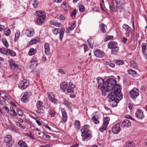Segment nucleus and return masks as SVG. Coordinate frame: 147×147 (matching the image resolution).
Masks as SVG:
<instances>
[{
  "label": "nucleus",
  "instance_id": "22",
  "mask_svg": "<svg viewBox=\"0 0 147 147\" xmlns=\"http://www.w3.org/2000/svg\"><path fill=\"white\" fill-rule=\"evenodd\" d=\"M90 127V126L88 125H85L83 126L81 130L82 133H85V132H87L88 131H90L89 130Z\"/></svg>",
  "mask_w": 147,
  "mask_h": 147
},
{
  "label": "nucleus",
  "instance_id": "14",
  "mask_svg": "<svg viewBox=\"0 0 147 147\" xmlns=\"http://www.w3.org/2000/svg\"><path fill=\"white\" fill-rule=\"evenodd\" d=\"M94 55L97 57L101 58L103 57L105 55V53L103 51L100 50H97L94 52Z\"/></svg>",
  "mask_w": 147,
  "mask_h": 147
},
{
  "label": "nucleus",
  "instance_id": "16",
  "mask_svg": "<svg viewBox=\"0 0 147 147\" xmlns=\"http://www.w3.org/2000/svg\"><path fill=\"white\" fill-rule=\"evenodd\" d=\"M119 125H114L112 128V131L114 134H117L121 131Z\"/></svg>",
  "mask_w": 147,
  "mask_h": 147
},
{
  "label": "nucleus",
  "instance_id": "38",
  "mask_svg": "<svg viewBox=\"0 0 147 147\" xmlns=\"http://www.w3.org/2000/svg\"><path fill=\"white\" fill-rule=\"evenodd\" d=\"M2 42L5 47H8L9 46V44L6 39L3 38L2 39Z\"/></svg>",
  "mask_w": 147,
  "mask_h": 147
},
{
  "label": "nucleus",
  "instance_id": "32",
  "mask_svg": "<svg viewBox=\"0 0 147 147\" xmlns=\"http://www.w3.org/2000/svg\"><path fill=\"white\" fill-rule=\"evenodd\" d=\"M87 42L88 43L90 47L92 49H93V44L94 41L91 38L87 40Z\"/></svg>",
  "mask_w": 147,
  "mask_h": 147
},
{
  "label": "nucleus",
  "instance_id": "46",
  "mask_svg": "<svg viewBox=\"0 0 147 147\" xmlns=\"http://www.w3.org/2000/svg\"><path fill=\"white\" fill-rule=\"evenodd\" d=\"M17 112L18 115L22 117L23 115V112L20 109H17Z\"/></svg>",
  "mask_w": 147,
  "mask_h": 147
},
{
  "label": "nucleus",
  "instance_id": "47",
  "mask_svg": "<svg viewBox=\"0 0 147 147\" xmlns=\"http://www.w3.org/2000/svg\"><path fill=\"white\" fill-rule=\"evenodd\" d=\"M35 15L36 16H41V15H43L42 14V11H36L35 13Z\"/></svg>",
  "mask_w": 147,
  "mask_h": 147
},
{
  "label": "nucleus",
  "instance_id": "15",
  "mask_svg": "<svg viewBox=\"0 0 147 147\" xmlns=\"http://www.w3.org/2000/svg\"><path fill=\"white\" fill-rule=\"evenodd\" d=\"M49 100L54 104L57 105L58 103L57 100L55 98V95L53 94V97H52L49 93H47Z\"/></svg>",
  "mask_w": 147,
  "mask_h": 147
},
{
  "label": "nucleus",
  "instance_id": "4",
  "mask_svg": "<svg viewBox=\"0 0 147 147\" xmlns=\"http://www.w3.org/2000/svg\"><path fill=\"white\" fill-rule=\"evenodd\" d=\"M59 29L55 28L52 30V32L55 35L57 34L58 33L59 34V39L61 41L62 39L64 33L65 29L64 27H62L59 32Z\"/></svg>",
  "mask_w": 147,
  "mask_h": 147
},
{
  "label": "nucleus",
  "instance_id": "40",
  "mask_svg": "<svg viewBox=\"0 0 147 147\" xmlns=\"http://www.w3.org/2000/svg\"><path fill=\"white\" fill-rule=\"evenodd\" d=\"M37 62V59L36 57L33 58L30 61L31 65H33Z\"/></svg>",
  "mask_w": 147,
  "mask_h": 147
},
{
  "label": "nucleus",
  "instance_id": "48",
  "mask_svg": "<svg viewBox=\"0 0 147 147\" xmlns=\"http://www.w3.org/2000/svg\"><path fill=\"white\" fill-rule=\"evenodd\" d=\"M130 63L131 65L133 67H136L137 65L136 63L133 60H131L130 61Z\"/></svg>",
  "mask_w": 147,
  "mask_h": 147
},
{
  "label": "nucleus",
  "instance_id": "60",
  "mask_svg": "<svg viewBox=\"0 0 147 147\" xmlns=\"http://www.w3.org/2000/svg\"><path fill=\"white\" fill-rule=\"evenodd\" d=\"M16 125L18 126L21 127V128L24 129V127L19 123L16 122Z\"/></svg>",
  "mask_w": 147,
  "mask_h": 147
},
{
  "label": "nucleus",
  "instance_id": "59",
  "mask_svg": "<svg viewBox=\"0 0 147 147\" xmlns=\"http://www.w3.org/2000/svg\"><path fill=\"white\" fill-rule=\"evenodd\" d=\"M125 117L126 118L129 119H131L133 120H134V119L132 118L131 116L129 115H126L125 116Z\"/></svg>",
  "mask_w": 147,
  "mask_h": 147
},
{
  "label": "nucleus",
  "instance_id": "54",
  "mask_svg": "<svg viewBox=\"0 0 147 147\" xmlns=\"http://www.w3.org/2000/svg\"><path fill=\"white\" fill-rule=\"evenodd\" d=\"M83 45H84V52H86L88 50V48L87 46L84 44H83Z\"/></svg>",
  "mask_w": 147,
  "mask_h": 147
},
{
  "label": "nucleus",
  "instance_id": "55",
  "mask_svg": "<svg viewBox=\"0 0 147 147\" xmlns=\"http://www.w3.org/2000/svg\"><path fill=\"white\" fill-rule=\"evenodd\" d=\"M107 65L112 68L114 67H115V64L113 63L108 62L107 63Z\"/></svg>",
  "mask_w": 147,
  "mask_h": 147
},
{
  "label": "nucleus",
  "instance_id": "50",
  "mask_svg": "<svg viewBox=\"0 0 147 147\" xmlns=\"http://www.w3.org/2000/svg\"><path fill=\"white\" fill-rule=\"evenodd\" d=\"M33 5L34 8H36L38 7V3L37 1L34 0V3H33Z\"/></svg>",
  "mask_w": 147,
  "mask_h": 147
},
{
  "label": "nucleus",
  "instance_id": "33",
  "mask_svg": "<svg viewBox=\"0 0 147 147\" xmlns=\"http://www.w3.org/2000/svg\"><path fill=\"white\" fill-rule=\"evenodd\" d=\"M134 143L133 142H131L128 141L125 144V147H134Z\"/></svg>",
  "mask_w": 147,
  "mask_h": 147
},
{
  "label": "nucleus",
  "instance_id": "1",
  "mask_svg": "<svg viewBox=\"0 0 147 147\" xmlns=\"http://www.w3.org/2000/svg\"><path fill=\"white\" fill-rule=\"evenodd\" d=\"M96 80L98 88L101 90L102 94L105 96L108 95L107 98L110 99L109 100L112 107H116L122 98V94L121 87L117 84L116 79L110 78L104 82L103 79L98 77Z\"/></svg>",
  "mask_w": 147,
  "mask_h": 147
},
{
  "label": "nucleus",
  "instance_id": "56",
  "mask_svg": "<svg viewBox=\"0 0 147 147\" xmlns=\"http://www.w3.org/2000/svg\"><path fill=\"white\" fill-rule=\"evenodd\" d=\"M11 68L17 70L18 69V65L16 63H15L14 65L11 67Z\"/></svg>",
  "mask_w": 147,
  "mask_h": 147
},
{
  "label": "nucleus",
  "instance_id": "27",
  "mask_svg": "<svg viewBox=\"0 0 147 147\" xmlns=\"http://www.w3.org/2000/svg\"><path fill=\"white\" fill-rule=\"evenodd\" d=\"M36 113L40 116H43L45 113V111L42 108L37 109L36 111Z\"/></svg>",
  "mask_w": 147,
  "mask_h": 147
},
{
  "label": "nucleus",
  "instance_id": "36",
  "mask_svg": "<svg viewBox=\"0 0 147 147\" xmlns=\"http://www.w3.org/2000/svg\"><path fill=\"white\" fill-rule=\"evenodd\" d=\"M43 103L40 100L38 101L36 103V106L37 109L42 108L41 107L42 106Z\"/></svg>",
  "mask_w": 147,
  "mask_h": 147
},
{
  "label": "nucleus",
  "instance_id": "8",
  "mask_svg": "<svg viewBox=\"0 0 147 147\" xmlns=\"http://www.w3.org/2000/svg\"><path fill=\"white\" fill-rule=\"evenodd\" d=\"M4 142L7 143L6 147H11L13 143V141L12 140V137L10 135H7L4 138Z\"/></svg>",
  "mask_w": 147,
  "mask_h": 147
},
{
  "label": "nucleus",
  "instance_id": "57",
  "mask_svg": "<svg viewBox=\"0 0 147 147\" xmlns=\"http://www.w3.org/2000/svg\"><path fill=\"white\" fill-rule=\"evenodd\" d=\"M59 19L61 20H63L65 19V17L64 15H61L59 16Z\"/></svg>",
  "mask_w": 147,
  "mask_h": 147
},
{
  "label": "nucleus",
  "instance_id": "62",
  "mask_svg": "<svg viewBox=\"0 0 147 147\" xmlns=\"http://www.w3.org/2000/svg\"><path fill=\"white\" fill-rule=\"evenodd\" d=\"M30 135H29L28 134H27V135L31 139H34L33 135L32 134V133L30 132Z\"/></svg>",
  "mask_w": 147,
  "mask_h": 147
},
{
  "label": "nucleus",
  "instance_id": "30",
  "mask_svg": "<svg viewBox=\"0 0 147 147\" xmlns=\"http://www.w3.org/2000/svg\"><path fill=\"white\" fill-rule=\"evenodd\" d=\"M129 74L133 77H135L137 76V72L132 69H130L127 71Z\"/></svg>",
  "mask_w": 147,
  "mask_h": 147
},
{
  "label": "nucleus",
  "instance_id": "13",
  "mask_svg": "<svg viewBox=\"0 0 147 147\" xmlns=\"http://www.w3.org/2000/svg\"><path fill=\"white\" fill-rule=\"evenodd\" d=\"M136 117L140 119H142L144 115L142 111L140 109H138L135 113Z\"/></svg>",
  "mask_w": 147,
  "mask_h": 147
},
{
  "label": "nucleus",
  "instance_id": "5",
  "mask_svg": "<svg viewBox=\"0 0 147 147\" xmlns=\"http://www.w3.org/2000/svg\"><path fill=\"white\" fill-rule=\"evenodd\" d=\"M29 84V81L28 80L24 79L21 80L18 84L19 88L22 90L26 88Z\"/></svg>",
  "mask_w": 147,
  "mask_h": 147
},
{
  "label": "nucleus",
  "instance_id": "28",
  "mask_svg": "<svg viewBox=\"0 0 147 147\" xmlns=\"http://www.w3.org/2000/svg\"><path fill=\"white\" fill-rule=\"evenodd\" d=\"M147 44L145 43H142L141 45L142 51L143 53H145L146 50V47Z\"/></svg>",
  "mask_w": 147,
  "mask_h": 147
},
{
  "label": "nucleus",
  "instance_id": "26",
  "mask_svg": "<svg viewBox=\"0 0 147 147\" xmlns=\"http://www.w3.org/2000/svg\"><path fill=\"white\" fill-rule=\"evenodd\" d=\"M62 103L65 105L69 109H70L71 107V105L65 99L63 100Z\"/></svg>",
  "mask_w": 147,
  "mask_h": 147
},
{
  "label": "nucleus",
  "instance_id": "42",
  "mask_svg": "<svg viewBox=\"0 0 147 147\" xmlns=\"http://www.w3.org/2000/svg\"><path fill=\"white\" fill-rule=\"evenodd\" d=\"M39 42L38 40H37L36 39H34L32 40L30 42L29 44L30 45H32L33 44H35Z\"/></svg>",
  "mask_w": 147,
  "mask_h": 147
},
{
  "label": "nucleus",
  "instance_id": "45",
  "mask_svg": "<svg viewBox=\"0 0 147 147\" xmlns=\"http://www.w3.org/2000/svg\"><path fill=\"white\" fill-rule=\"evenodd\" d=\"M10 29L6 28L5 29L4 34L5 35L7 36H8L10 34Z\"/></svg>",
  "mask_w": 147,
  "mask_h": 147
},
{
  "label": "nucleus",
  "instance_id": "39",
  "mask_svg": "<svg viewBox=\"0 0 147 147\" xmlns=\"http://www.w3.org/2000/svg\"><path fill=\"white\" fill-rule=\"evenodd\" d=\"M114 61L115 63L117 65H122L124 63V61L122 60H115Z\"/></svg>",
  "mask_w": 147,
  "mask_h": 147
},
{
  "label": "nucleus",
  "instance_id": "23",
  "mask_svg": "<svg viewBox=\"0 0 147 147\" xmlns=\"http://www.w3.org/2000/svg\"><path fill=\"white\" fill-rule=\"evenodd\" d=\"M62 123H65L67 121V119L66 113L65 111H62Z\"/></svg>",
  "mask_w": 147,
  "mask_h": 147
},
{
  "label": "nucleus",
  "instance_id": "24",
  "mask_svg": "<svg viewBox=\"0 0 147 147\" xmlns=\"http://www.w3.org/2000/svg\"><path fill=\"white\" fill-rule=\"evenodd\" d=\"M50 23L51 25H53L57 27H60L61 26V24L60 23L58 22H57L55 20H52L50 21Z\"/></svg>",
  "mask_w": 147,
  "mask_h": 147
},
{
  "label": "nucleus",
  "instance_id": "11",
  "mask_svg": "<svg viewBox=\"0 0 147 147\" xmlns=\"http://www.w3.org/2000/svg\"><path fill=\"white\" fill-rule=\"evenodd\" d=\"M46 18V16L45 15H41L39 16L36 19L37 24L40 26L42 25L45 22Z\"/></svg>",
  "mask_w": 147,
  "mask_h": 147
},
{
  "label": "nucleus",
  "instance_id": "64",
  "mask_svg": "<svg viewBox=\"0 0 147 147\" xmlns=\"http://www.w3.org/2000/svg\"><path fill=\"white\" fill-rule=\"evenodd\" d=\"M50 145L49 144H47L45 145H43L40 146V147H50Z\"/></svg>",
  "mask_w": 147,
  "mask_h": 147
},
{
  "label": "nucleus",
  "instance_id": "61",
  "mask_svg": "<svg viewBox=\"0 0 147 147\" xmlns=\"http://www.w3.org/2000/svg\"><path fill=\"white\" fill-rule=\"evenodd\" d=\"M0 104L4 106L5 105V102L3 100L0 101Z\"/></svg>",
  "mask_w": 147,
  "mask_h": 147
},
{
  "label": "nucleus",
  "instance_id": "20",
  "mask_svg": "<svg viewBox=\"0 0 147 147\" xmlns=\"http://www.w3.org/2000/svg\"><path fill=\"white\" fill-rule=\"evenodd\" d=\"M45 52L46 54L48 55L50 53L49 45L48 43H45L44 45Z\"/></svg>",
  "mask_w": 147,
  "mask_h": 147
},
{
  "label": "nucleus",
  "instance_id": "10",
  "mask_svg": "<svg viewBox=\"0 0 147 147\" xmlns=\"http://www.w3.org/2000/svg\"><path fill=\"white\" fill-rule=\"evenodd\" d=\"M81 135L82 137V140L83 141H86L89 140L92 137L91 131L85 132L82 133Z\"/></svg>",
  "mask_w": 147,
  "mask_h": 147
},
{
  "label": "nucleus",
  "instance_id": "37",
  "mask_svg": "<svg viewBox=\"0 0 147 147\" xmlns=\"http://www.w3.org/2000/svg\"><path fill=\"white\" fill-rule=\"evenodd\" d=\"M20 35V33L19 32H17L16 33L15 37L14 40V42H16L18 40Z\"/></svg>",
  "mask_w": 147,
  "mask_h": 147
},
{
  "label": "nucleus",
  "instance_id": "21",
  "mask_svg": "<svg viewBox=\"0 0 147 147\" xmlns=\"http://www.w3.org/2000/svg\"><path fill=\"white\" fill-rule=\"evenodd\" d=\"M117 7V5H116V3L114 2H112L111 5L109 6L110 11H112V12L116 11Z\"/></svg>",
  "mask_w": 147,
  "mask_h": 147
},
{
  "label": "nucleus",
  "instance_id": "49",
  "mask_svg": "<svg viewBox=\"0 0 147 147\" xmlns=\"http://www.w3.org/2000/svg\"><path fill=\"white\" fill-rule=\"evenodd\" d=\"M79 11L80 12H83L85 10L84 7L82 5H80L79 7Z\"/></svg>",
  "mask_w": 147,
  "mask_h": 147
},
{
  "label": "nucleus",
  "instance_id": "2",
  "mask_svg": "<svg viewBox=\"0 0 147 147\" xmlns=\"http://www.w3.org/2000/svg\"><path fill=\"white\" fill-rule=\"evenodd\" d=\"M108 47L112 49L111 52L113 54H116L119 50V47L116 42L111 41L109 42L108 45Z\"/></svg>",
  "mask_w": 147,
  "mask_h": 147
},
{
  "label": "nucleus",
  "instance_id": "53",
  "mask_svg": "<svg viewBox=\"0 0 147 147\" xmlns=\"http://www.w3.org/2000/svg\"><path fill=\"white\" fill-rule=\"evenodd\" d=\"M76 14V9H74L73 11L71 12V16H73Z\"/></svg>",
  "mask_w": 147,
  "mask_h": 147
},
{
  "label": "nucleus",
  "instance_id": "35",
  "mask_svg": "<svg viewBox=\"0 0 147 147\" xmlns=\"http://www.w3.org/2000/svg\"><path fill=\"white\" fill-rule=\"evenodd\" d=\"M36 52V50L33 48H32L30 49L28 54L30 55H32L35 53Z\"/></svg>",
  "mask_w": 147,
  "mask_h": 147
},
{
  "label": "nucleus",
  "instance_id": "51",
  "mask_svg": "<svg viewBox=\"0 0 147 147\" xmlns=\"http://www.w3.org/2000/svg\"><path fill=\"white\" fill-rule=\"evenodd\" d=\"M80 125V123L79 121L78 120H76L75 121V125L76 126V128H78V127Z\"/></svg>",
  "mask_w": 147,
  "mask_h": 147
},
{
  "label": "nucleus",
  "instance_id": "17",
  "mask_svg": "<svg viewBox=\"0 0 147 147\" xmlns=\"http://www.w3.org/2000/svg\"><path fill=\"white\" fill-rule=\"evenodd\" d=\"M131 125V123L130 121L128 119L124 120L121 124V127H128Z\"/></svg>",
  "mask_w": 147,
  "mask_h": 147
},
{
  "label": "nucleus",
  "instance_id": "7",
  "mask_svg": "<svg viewBox=\"0 0 147 147\" xmlns=\"http://www.w3.org/2000/svg\"><path fill=\"white\" fill-rule=\"evenodd\" d=\"M0 52L6 55H9L12 56H14L16 55L15 52L8 49L5 50L3 49V48H0Z\"/></svg>",
  "mask_w": 147,
  "mask_h": 147
},
{
  "label": "nucleus",
  "instance_id": "31",
  "mask_svg": "<svg viewBox=\"0 0 147 147\" xmlns=\"http://www.w3.org/2000/svg\"><path fill=\"white\" fill-rule=\"evenodd\" d=\"M107 26L103 23H102L100 26V30L102 32L105 33L106 32L105 28H107Z\"/></svg>",
  "mask_w": 147,
  "mask_h": 147
},
{
  "label": "nucleus",
  "instance_id": "44",
  "mask_svg": "<svg viewBox=\"0 0 147 147\" xmlns=\"http://www.w3.org/2000/svg\"><path fill=\"white\" fill-rule=\"evenodd\" d=\"M91 119L95 124H98L99 123V121L96 119L95 116L92 118Z\"/></svg>",
  "mask_w": 147,
  "mask_h": 147
},
{
  "label": "nucleus",
  "instance_id": "18",
  "mask_svg": "<svg viewBox=\"0 0 147 147\" xmlns=\"http://www.w3.org/2000/svg\"><path fill=\"white\" fill-rule=\"evenodd\" d=\"M26 34L28 37H31L34 33V30L31 28L27 29L26 30Z\"/></svg>",
  "mask_w": 147,
  "mask_h": 147
},
{
  "label": "nucleus",
  "instance_id": "58",
  "mask_svg": "<svg viewBox=\"0 0 147 147\" xmlns=\"http://www.w3.org/2000/svg\"><path fill=\"white\" fill-rule=\"evenodd\" d=\"M50 105L47 103H46L45 105L44 106V108L45 109H47L49 108L50 107Z\"/></svg>",
  "mask_w": 147,
  "mask_h": 147
},
{
  "label": "nucleus",
  "instance_id": "12",
  "mask_svg": "<svg viewBox=\"0 0 147 147\" xmlns=\"http://www.w3.org/2000/svg\"><path fill=\"white\" fill-rule=\"evenodd\" d=\"M69 86V83L66 82H61L60 85V90L63 92H66L67 89Z\"/></svg>",
  "mask_w": 147,
  "mask_h": 147
},
{
  "label": "nucleus",
  "instance_id": "41",
  "mask_svg": "<svg viewBox=\"0 0 147 147\" xmlns=\"http://www.w3.org/2000/svg\"><path fill=\"white\" fill-rule=\"evenodd\" d=\"M56 114L55 111L53 109H51L50 110L49 114L51 117H54Z\"/></svg>",
  "mask_w": 147,
  "mask_h": 147
},
{
  "label": "nucleus",
  "instance_id": "34",
  "mask_svg": "<svg viewBox=\"0 0 147 147\" xmlns=\"http://www.w3.org/2000/svg\"><path fill=\"white\" fill-rule=\"evenodd\" d=\"M18 144L20 145V147H27V145L26 143L22 140H20L18 142Z\"/></svg>",
  "mask_w": 147,
  "mask_h": 147
},
{
  "label": "nucleus",
  "instance_id": "43",
  "mask_svg": "<svg viewBox=\"0 0 147 147\" xmlns=\"http://www.w3.org/2000/svg\"><path fill=\"white\" fill-rule=\"evenodd\" d=\"M113 38V36L108 35L105 38L104 41L105 42H107V40L112 39Z\"/></svg>",
  "mask_w": 147,
  "mask_h": 147
},
{
  "label": "nucleus",
  "instance_id": "25",
  "mask_svg": "<svg viewBox=\"0 0 147 147\" xmlns=\"http://www.w3.org/2000/svg\"><path fill=\"white\" fill-rule=\"evenodd\" d=\"M8 113L11 116L14 117H16L17 116V113L12 107H10V110L9 111Z\"/></svg>",
  "mask_w": 147,
  "mask_h": 147
},
{
  "label": "nucleus",
  "instance_id": "63",
  "mask_svg": "<svg viewBox=\"0 0 147 147\" xmlns=\"http://www.w3.org/2000/svg\"><path fill=\"white\" fill-rule=\"evenodd\" d=\"M59 72L61 74H65V72L62 69H60L59 70Z\"/></svg>",
  "mask_w": 147,
  "mask_h": 147
},
{
  "label": "nucleus",
  "instance_id": "19",
  "mask_svg": "<svg viewBox=\"0 0 147 147\" xmlns=\"http://www.w3.org/2000/svg\"><path fill=\"white\" fill-rule=\"evenodd\" d=\"M29 96L27 92H25L22 97V98L21 99L22 101L24 102H27L28 100Z\"/></svg>",
  "mask_w": 147,
  "mask_h": 147
},
{
  "label": "nucleus",
  "instance_id": "3",
  "mask_svg": "<svg viewBox=\"0 0 147 147\" xmlns=\"http://www.w3.org/2000/svg\"><path fill=\"white\" fill-rule=\"evenodd\" d=\"M75 85L72 82H70L69 83V86L67 87L66 91L67 93L69 94L70 97L71 98H74L75 97V93L74 92V89L75 88Z\"/></svg>",
  "mask_w": 147,
  "mask_h": 147
},
{
  "label": "nucleus",
  "instance_id": "9",
  "mask_svg": "<svg viewBox=\"0 0 147 147\" xmlns=\"http://www.w3.org/2000/svg\"><path fill=\"white\" fill-rule=\"evenodd\" d=\"M139 91L138 89L135 88H134L131 90L129 93V95L131 98L135 99L139 95Z\"/></svg>",
  "mask_w": 147,
  "mask_h": 147
},
{
  "label": "nucleus",
  "instance_id": "52",
  "mask_svg": "<svg viewBox=\"0 0 147 147\" xmlns=\"http://www.w3.org/2000/svg\"><path fill=\"white\" fill-rule=\"evenodd\" d=\"M76 27V24L74 23H73L71 26L70 27H69V28L70 30H72Z\"/></svg>",
  "mask_w": 147,
  "mask_h": 147
},
{
  "label": "nucleus",
  "instance_id": "29",
  "mask_svg": "<svg viewBox=\"0 0 147 147\" xmlns=\"http://www.w3.org/2000/svg\"><path fill=\"white\" fill-rule=\"evenodd\" d=\"M123 27L124 29L128 32H129L131 30V28L127 24H124L123 26Z\"/></svg>",
  "mask_w": 147,
  "mask_h": 147
},
{
  "label": "nucleus",
  "instance_id": "6",
  "mask_svg": "<svg viewBox=\"0 0 147 147\" xmlns=\"http://www.w3.org/2000/svg\"><path fill=\"white\" fill-rule=\"evenodd\" d=\"M109 117H105V120L103 122V123L102 126L99 129L101 132H103L106 129L109 123Z\"/></svg>",
  "mask_w": 147,
  "mask_h": 147
}]
</instances>
